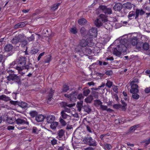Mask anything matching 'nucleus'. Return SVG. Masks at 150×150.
I'll list each match as a JSON object with an SVG mask.
<instances>
[{
  "instance_id": "obj_16",
  "label": "nucleus",
  "mask_w": 150,
  "mask_h": 150,
  "mask_svg": "<svg viewBox=\"0 0 150 150\" xmlns=\"http://www.w3.org/2000/svg\"><path fill=\"white\" fill-rule=\"evenodd\" d=\"M55 117L53 115H50L47 117L46 119L48 123H51L55 120Z\"/></svg>"
},
{
  "instance_id": "obj_43",
  "label": "nucleus",
  "mask_w": 150,
  "mask_h": 150,
  "mask_svg": "<svg viewBox=\"0 0 150 150\" xmlns=\"http://www.w3.org/2000/svg\"><path fill=\"white\" fill-rule=\"evenodd\" d=\"M132 96L133 99L137 100L139 98V96L137 94V93H132Z\"/></svg>"
},
{
  "instance_id": "obj_8",
  "label": "nucleus",
  "mask_w": 150,
  "mask_h": 150,
  "mask_svg": "<svg viewBox=\"0 0 150 150\" xmlns=\"http://www.w3.org/2000/svg\"><path fill=\"white\" fill-rule=\"evenodd\" d=\"M63 106L64 108V110H62L64 112H67L68 113H70L71 111L69 108H67L68 107L69 108H71L74 106V105L73 104H69L68 103L64 102L63 103Z\"/></svg>"
},
{
  "instance_id": "obj_22",
  "label": "nucleus",
  "mask_w": 150,
  "mask_h": 150,
  "mask_svg": "<svg viewBox=\"0 0 150 150\" xmlns=\"http://www.w3.org/2000/svg\"><path fill=\"white\" fill-rule=\"evenodd\" d=\"M31 66L32 64L31 63H30L29 64L28 63L27 65H25L22 68L20 67V68H18V70L19 71H21L24 69H27L28 70L29 69L30 67H31Z\"/></svg>"
},
{
  "instance_id": "obj_15",
  "label": "nucleus",
  "mask_w": 150,
  "mask_h": 150,
  "mask_svg": "<svg viewBox=\"0 0 150 150\" xmlns=\"http://www.w3.org/2000/svg\"><path fill=\"white\" fill-rule=\"evenodd\" d=\"M122 7V4L120 3H118L115 4L113 8L115 11H119L121 10Z\"/></svg>"
},
{
  "instance_id": "obj_12",
  "label": "nucleus",
  "mask_w": 150,
  "mask_h": 150,
  "mask_svg": "<svg viewBox=\"0 0 150 150\" xmlns=\"http://www.w3.org/2000/svg\"><path fill=\"white\" fill-rule=\"evenodd\" d=\"M81 50L84 54L86 55L90 54L92 52V50L88 47L86 48H82Z\"/></svg>"
},
{
  "instance_id": "obj_40",
  "label": "nucleus",
  "mask_w": 150,
  "mask_h": 150,
  "mask_svg": "<svg viewBox=\"0 0 150 150\" xmlns=\"http://www.w3.org/2000/svg\"><path fill=\"white\" fill-rule=\"evenodd\" d=\"M138 42L137 38H134L132 39L131 43L133 46H135Z\"/></svg>"
},
{
  "instance_id": "obj_48",
  "label": "nucleus",
  "mask_w": 150,
  "mask_h": 150,
  "mask_svg": "<svg viewBox=\"0 0 150 150\" xmlns=\"http://www.w3.org/2000/svg\"><path fill=\"white\" fill-rule=\"evenodd\" d=\"M105 85L108 88H110L112 86V82L110 81H108L106 83Z\"/></svg>"
},
{
  "instance_id": "obj_60",
  "label": "nucleus",
  "mask_w": 150,
  "mask_h": 150,
  "mask_svg": "<svg viewBox=\"0 0 150 150\" xmlns=\"http://www.w3.org/2000/svg\"><path fill=\"white\" fill-rule=\"evenodd\" d=\"M35 39V37L34 35H32L30 37L28 38V40L29 41L34 40Z\"/></svg>"
},
{
  "instance_id": "obj_19",
  "label": "nucleus",
  "mask_w": 150,
  "mask_h": 150,
  "mask_svg": "<svg viewBox=\"0 0 150 150\" xmlns=\"http://www.w3.org/2000/svg\"><path fill=\"white\" fill-rule=\"evenodd\" d=\"M135 11H131L129 13L127 17L129 18V20H131L134 18V17H135Z\"/></svg>"
},
{
  "instance_id": "obj_7",
  "label": "nucleus",
  "mask_w": 150,
  "mask_h": 150,
  "mask_svg": "<svg viewBox=\"0 0 150 150\" xmlns=\"http://www.w3.org/2000/svg\"><path fill=\"white\" fill-rule=\"evenodd\" d=\"M15 122L17 125H29V122L26 119L24 120L21 118H18L16 119Z\"/></svg>"
},
{
  "instance_id": "obj_61",
  "label": "nucleus",
  "mask_w": 150,
  "mask_h": 150,
  "mask_svg": "<svg viewBox=\"0 0 150 150\" xmlns=\"http://www.w3.org/2000/svg\"><path fill=\"white\" fill-rule=\"evenodd\" d=\"M38 51L39 50L38 49L34 48L32 50L31 53L33 54H35L38 52Z\"/></svg>"
},
{
  "instance_id": "obj_24",
  "label": "nucleus",
  "mask_w": 150,
  "mask_h": 150,
  "mask_svg": "<svg viewBox=\"0 0 150 150\" xmlns=\"http://www.w3.org/2000/svg\"><path fill=\"white\" fill-rule=\"evenodd\" d=\"M143 45V42L141 41L139 42H137L135 45L136 49L138 50H141L142 49V46Z\"/></svg>"
},
{
  "instance_id": "obj_35",
  "label": "nucleus",
  "mask_w": 150,
  "mask_h": 150,
  "mask_svg": "<svg viewBox=\"0 0 150 150\" xmlns=\"http://www.w3.org/2000/svg\"><path fill=\"white\" fill-rule=\"evenodd\" d=\"M113 53L116 56H120L121 55V53L119 50H117L116 48L113 49Z\"/></svg>"
},
{
  "instance_id": "obj_27",
  "label": "nucleus",
  "mask_w": 150,
  "mask_h": 150,
  "mask_svg": "<svg viewBox=\"0 0 150 150\" xmlns=\"http://www.w3.org/2000/svg\"><path fill=\"white\" fill-rule=\"evenodd\" d=\"M101 146L105 150H110L112 148V146L110 144L106 143L102 144Z\"/></svg>"
},
{
  "instance_id": "obj_46",
  "label": "nucleus",
  "mask_w": 150,
  "mask_h": 150,
  "mask_svg": "<svg viewBox=\"0 0 150 150\" xmlns=\"http://www.w3.org/2000/svg\"><path fill=\"white\" fill-rule=\"evenodd\" d=\"M139 127V125H134L130 127V131L133 132L136 130Z\"/></svg>"
},
{
  "instance_id": "obj_49",
  "label": "nucleus",
  "mask_w": 150,
  "mask_h": 150,
  "mask_svg": "<svg viewBox=\"0 0 150 150\" xmlns=\"http://www.w3.org/2000/svg\"><path fill=\"white\" fill-rule=\"evenodd\" d=\"M59 122L62 126H64L66 125V122L62 118H60Z\"/></svg>"
},
{
  "instance_id": "obj_44",
  "label": "nucleus",
  "mask_w": 150,
  "mask_h": 150,
  "mask_svg": "<svg viewBox=\"0 0 150 150\" xmlns=\"http://www.w3.org/2000/svg\"><path fill=\"white\" fill-rule=\"evenodd\" d=\"M90 90L89 89H84L83 91V94L84 96H87L90 93Z\"/></svg>"
},
{
  "instance_id": "obj_51",
  "label": "nucleus",
  "mask_w": 150,
  "mask_h": 150,
  "mask_svg": "<svg viewBox=\"0 0 150 150\" xmlns=\"http://www.w3.org/2000/svg\"><path fill=\"white\" fill-rule=\"evenodd\" d=\"M70 31L73 34H76L77 32V30L75 27L71 28L70 30Z\"/></svg>"
},
{
  "instance_id": "obj_1",
  "label": "nucleus",
  "mask_w": 150,
  "mask_h": 150,
  "mask_svg": "<svg viewBox=\"0 0 150 150\" xmlns=\"http://www.w3.org/2000/svg\"><path fill=\"white\" fill-rule=\"evenodd\" d=\"M80 46L82 48H84L88 46V47H91L94 45L93 40L90 38H87L86 40L83 39L81 40L79 43Z\"/></svg>"
},
{
  "instance_id": "obj_10",
  "label": "nucleus",
  "mask_w": 150,
  "mask_h": 150,
  "mask_svg": "<svg viewBox=\"0 0 150 150\" xmlns=\"http://www.w3.org/2000/svg\"><path fill=\"white\" fill-rule=\"evenodd\" d=\"M136 16L135 19H137L138 18L139 16H142L145 13V11L142 9H136L135 10Z\"/></svg>"
},
{
  "instance_id": "obj_26",
  "label": "nucleus",
  "mask_w": 150,
  "mask_h": 150,
  "mask_svg": "<svg viewBox=\"0 0 150 150\" xmlns=\"http://www.w3.org/2000/svg\"><path fill=\"white\" fill-rule=\"evenodd\" d=\"M102 22H103L99 18L95 21L94 23L96 26L100 27L102 25Z\"/></svg>"
},
{
  "instance_id": "obj_62",
  "label": "nucleus",
  "mask_w": 150,
  "mask_h": 150,
  "mask_svg": "<svg viewBox=\"0 0 150 150\" xmlns=\"http://www.w3.org/2000/svg\"><path fill=\"white\" fill-rule=\"evenodd\" d=\"M10 103L11 104L13 105H18V101H15L13 100H10Z\"/></svg>"
},
{
  "instance_id": "obj_45",
  "label": "nucleus",
  "mask_w": 150,
  "mask_h": 150,
  "mask_svg": "<svg viewBox=\"0 0 150 150\" xmlns=\"http://www.w3.org/2000/svg\"><path fill=\"white\" fill-rule=\"evenodd\" d=\"M80 32L81 34L84 37H85L86 34V31L85 28L84 27H82L80 30Z\"/></svg>"
},
{
  "instance_id": "obj_36",
  "label": "nucleus",
  "mask_w": 150,
  "mask_h": 150,
  "mask_svg": "<svg viewBox=\"0 0 150 150\" xmlns=\"http://www.w3.org/2000/svg\"><path fill=\"white\" fill-rule=\"evenodd\" d=\"M86 22V20L83 18L79 19L78 21L79 24L81 25H84Z\"/></svg>"
},
{
  "instance_id": "obj_53",
  "label": "nucleus",
  "mask_w": 150,
  "mask_h": 150,
  "mask_svg": "<svg viewBox=\"0 0 150 150\" xmlns=\"http://www.w3.org/2000/svg\"><path fill=\"white\" fill-rule=\"evenodd\" d=\"M92 94L94 98H98V92L96 91H93L92 93Z\"/></svg>"
},
{
  "instance_id": "obj_64",
  "label": "nucleus",
  "mask_w": 150,
  "mask_h": 150,
  "mask_svg": "<svg viewBox=\"0 0 150 150\" xmlns=\"http://www.w3.org/2000/svg\"><path fill=\"white\" fill-rule=\"evenodd\" d=\"M51 60V56H49V57H47L46 59L45 60V63H48Z\"/></svg>"
},
{
  "instance_id": "obj_31",
  "label": "nucleus",
  "mask_w": 150,
  "mask_h": 150,
  "mask_svg": "<svg viewBox=\"0 0 150 150\" xmlns=\"http://www.w3.org/2000/svg\"><path fill=\"white\" fill-rule=\"evenodd\" d=\"M65 131L63 129H61L58 131V137L59 138L63 137Z\"/></svg>"
},
{
  "instance_id": "obj_18",
  "label": "nucleus",
  "mask_w": 150,
  "mask_h": 150,
  "mask_svg": "<svg viewBox=\"0 0 150 150\" xmlns=\"http://www.w3.org/2000/svg\"><path fill=\"white\" fill-rule=\"evenodd\" d=\"M27 24L26 22H23L18 23L15 25L14 28H22L25 26Z\"/></svg>"
},
{
  "instance_id": "obj_21",
  "label": "nucleus",
  "mask_w": 150,
  "mask_h": 150,
  "mask_svg": "<svg viewBox=\"0 0 150 150\" xmlns=\"http://www.w3.org/2000/svg\"><path fill=\"white\" fill-rule=\"evenodd\" d=\"M83 101L80 100L77 102L76 104V107L77 108V110L79 112H80L81 110L82 107H83Z\"/></svg>"
},
{
  "instance_id": "obj_33",
  "label": "nucleus",
  "mask_w": 150,
  "mask_h": 150,
  "mask_svg": "<svg viewBox=\"0 0 150 150\" xmlns=\"http://www.w3.org/2000/svg\"><path fill=\"white\" fill-rule=\"evenodd\" d=\"M18 105L23 108H25L28 106V104L26 103L23 102H18Z\"/></svg>"
},
{
  "instance_id": "obj_58",
  "label": "nucleus",
  "mask_w": 150,
  "mask_h": 150,
  "mask_svg": "<svg viewBox=\"0 0 150 150\" xmlns=\"http://www.w3.org/2000/svg\"><path fill=\"white\" fill-rule=\"evenodd\" d=\"M95 103L96 105H99L100 106V105H102V103L99 100H95Z\"/></svg>"
},
{
  "instance_id": "obj_38",
  "label": "nucleus",
  "mask_w": 150,
  "mask_h": 150,
  "mask_svg": "<svg viewBox=\"0 0 150 150\" xmlns=\"http://www.w3.org/2000/svg\"><path fill=\"white\" fill-rule=\"evenodd\" d=\"M54 91L52 89H50V91L49 95V98L48 99L47 101L51 100L53 94L54 93Z\"/></svg>"
},
{
  "instance_id": "obj_32",
  "label": "nucleus",
  "mask_w": 150,
  "mask_h": 150,
  "mask_svg": "<svg viewBox=\"0 0 150 150\" xmlns=\"http://www.w3.org/2000/svg\"><path fill=\"white\" fill-rule=\"evenodd\" d=\"M51 124L50 127L53 130L55 129L58 125V123L56 122H53Z\"/></svg>"
},
{
  "instance_id": "obj_28",
  "label": "nucleus",
  "mask_w": 150,
  "mask_h": 150,
  "mask_svg": "<svg viewBox=\"0 0 150 150\" xmlns=\"http://www.w3.org/2000/svg\"><path fill=\"white\" fill-rule=\"evenodd\" d=\"M93 100L92 96L90 95L88 97L85 99V101L87 103H90Z\"/></svg>"
},
{
  "instance_id": "obj_6",
  "label": "nucleus",
  "mask_w": 150,
  "mask_h": 150,
  "mask_svg": "<svg viewBox=\"0 0 150 150\" xmlns=\"http://www.w3.org/2000/svg\"><path fill=\"white\" fill-rule=\"evenodd\" d=\"M99 8L105 14H110L112 13V11L111 8H108L105 6H100L99 7Z\"/></svg>"
},
{
  "instance_id": "obj_56",
  "label": "nucleus",
  "mask_w": 150,
  "mask_h": 150,
  "mask_svg": "<svg viewBox=\"0 0 150 150\" xmlns=\"http://www.w3.org/2000/svg\"><path fill=\"white\" fill-rule=\"evenodd\" d=\"M7 122L10 124H12L13 122V120L11 118H8L6 120Z\"/></svg>"
},
{
  "instance_id": "obj_11",
  "label": "nucleus",
  "mask_w": 150,
  "mask_h": 150,
  "mask_svg": "<svg viewBox=\"0 0 150 150\" xmlns=\"http://www.w3.org/2000/svg\"><path fill=\"white\" fill-rule=\"evenodd\" d=\"M131 85V89L129 90L130 93H138L139 91L138 89V85L137 84H132Z\"/></svg>"
},
{
  "instance_id": "obj_25",
  "label": "nucleus",
  "mask_w": 150,
  "mask_h": 150,
  "mask_svg": "<svg viewBox=\"0 0 150 150\" xmlns=\"http://www.w3.org/2000/svg\"><path fill=\"white\" fill-rule=\"evenodd\" d=\"M16 37L19 42H21V41L25 40V37L23 34H20L16 36Z\"/></svg>"
},
{
  "instance_id": "obj_59",
  "label": "nucleus",
  "mask_w": 150,
  "mask_h": 150,
  "mask_svg": "<svg viewBox=\"0 0 150 150\" xmlns=\"http://www.w3.org/2000/svg\"><path fill=\"white\" fill-rule=\"evenodd\" d=\"M21 42L22 43V46L24 47L26 45L28 44V42L25 39L23 41H21Z\"/></svg>"
},
{
  "instance_id": "obj_47",
  "label": "nucleus",
  "mask_w": 150,
  "mask_h": 150,
  "mask_svg": "<svg viewBox=\"0 0 150 150\" xmlns=\"http://www.w3.org/2000/svg\"><path fill=\"white\" fill-rule=\"evenodd\" d=\"M61 116L63 119H65L67 118V117L69 116L65 112L62 111L61 112Z\"/></svg>"
},
{
  "instance_id": "obj_23",
  "label": "nucleus",
  "mask_w": 150,
  "mask_h": 150,
  "mask_svg": "<svg viewBox=\"0 0 150 150\" xmlns=\"http://www.w3.org/2000/svg\"><path fill=\"white\" fill-rule=\"evenodd\" d=\"M84 111L88 113H89L91 111V107L88 105H84L83 107Z\"/></svg>"
},
{
  "instance_id": "obj_37",
  "label": "nucleus",
  "mask_w": 150,
  "mask_h": 150,
  "mask_svg": "<svg viewBox=\"0 0 150 150\" xmlns=\"http://www.w3.org/2000/svg\"><path fill=\"white\" fill-rule=\"evenodd\" d=\"M99 18L102 22H105L107 21L106 16L104 15H100L99 17Z\"/></svg>"
},
{
  "instance_id": "obj_34",
  "label": "nucleus",
  "mask_w": 150,
  "mask_h": 150,
  "mask_svg": "<svg viewBox=\"0 0 150 150\" xmlns=\"http://www.w3.org/2000/svg\"><path fill=\"white\" fill-rule=\"evenodd\" d=\"M149 48V44L147 42H143V45L142 46V49L145 50H148Z\"/></svg>"
},
{
  "instance_id": "obj_57",
  "label": "nucleus",
  "mask_w": 150,
  "mask_h": 150,
  "mask_svg": "<svg viewBox=\"0 0 150 150\" xmlns=\"http://www.w3.org/2000/svg\"><path fill=\"white\" fill-rule=\"evenodd\" d=\"M100 108L102 110H106L107 109V107L106 105H103L102 104V105H100Z\"/></svg>"
},
{
  "instance_id": "obj_55",
  "label": "nucleus",
  "mask_w": 150,
  "mask_h": 150,
  "mask_svg": "<svg viewBox=\"0 0 150 150\" xmlns=\"http://www.w3.org/2000/svg\"><path fill=\"white\" fill-rule=\"evenodd\" d=\"M83 96L81 93L79 94L78 95H77V96L76 97V98L78 99L79 100H81L82 99H83Z\"/></svg>"
},
{
  "instance_id": "obj_14",
  "label": "nucleus",
  "mask_w": 150,
  "mask_h": 150,
  "mask_svg": "<svg viewBox=\"0 0 150 150\" xmlns=\"http://www.w3.org/2000/svg\"><path fill=\"white\" fill-rule=\"evenodd\" d=\"M117 47L121 53V52H125L127 51V47L124 44H120V45H118L117 46Z\"/></svg>"
},
{
  "instance_id": "obj_63",
  "label": "nucleus",
  "mask_w": 150,
  "mask_h": 150,
  "mask_svg": "<svg viewBox=\"0 0 150 150\" xmlns=\"http://www.w3.org/2000/svg\"><path fill=\"white\" fill-rule=\"evenodd\" d=\"M51 142L52 144L54 145L57 144V141L55 138H54L51 141Z\"/></svg>"
},
{
  "instance_id": "obj_2",
  "label": "nucleus",
  "mask_w": 150,
  "mask_h": 150,
  "mask_svg": "<svg viewBox=\"0 0 150 150\" xmlns=\"http://www.w3.org/2000/svg\"><path fill=\"white\" fill-rule=\"evenodd\" d=\"M8 80L12 81L14 82L17 83L18 84H21V76H18L16 75L13 74H10L6 77Z\"/></svg>"
},
{
  "instance_id": "obj_5",
  "label": "nucleus",
  "mask_w": 150,
  "mask_h": 150,
  "mask_svg": "<svg viewBox=\"0 0 150 150\" xmlns=\"http://www.w3.org/2000/svg\"><path fill=\"white\" fill-rule=\"evenodd\" d=\"M87 34L91 38L96 37L97 35V28H92L89 30Z\"/></svg>"
},
{
  "instance_id": "obj_17",
  "label": "nucleus",
  "mask_w": 150,
  "mask_h": 150,
  "mask_svg": "<svg viewBox=\"0 0 150 150\" xmlns=\"http://www.w3.org/2000/svg\"><path fill=\"white\" fill-rule=\"evenodd\" d=\"M4 50L6 52H11L13 49V47L11 44H8L5 46Z\"/></svg>"
},
{
  "instance_id": "obj_13",
  "label": "nucleus",
  "mask_w": 150,
  "mask_h": 150,
  "mask_svg": "<svg viewBox=\"0 0 150 150\" xmlns=\"http://www.w3.org/2000/svg\"><path fill=\"white\" fill-rule=\"evenodd\" d=\"M133 5V4H132L129 2H127L123 4L122 7L125 9L131 10L132 8Z\"/></svg>"
},
{
  "instance_id": "obj_39",
  "label": "nucleus",
  "mask_w": 150,
  "mask_h": 150,
  "mask_svg": "<svg viewBox=\"0 0 150 150\" xmlns=\"http://www.w3.org/2000/svg\"><path fill=\"white\" fill-rule=\"evenodd\" d=\"M11 42L12 44H16L19 42L16 35L11 40Z\"/></svg>"
},
{
  "instance_id": "obj_52",
  "label": "nucleus",
  "mask_w": 150,
  "mask_h": 150,
  "mask_svg": "<svg viewBox=\"0 0 150 150\" xmlns=\"http://www.w3.org/2000/svg\"><path fill=\"white\" fill-rule=\"evenodd\" d=\"M32 132L33 133L38 134V132L37 128L35 127H33Z\"/></svg>"
},
{
  "instance_id": "obj_3",
  "label": "nucleus",
  "mask_w": 150,
  "mask_h": 150,
  "mask_svg": "<svg viewBox=\"0 0 150 150\" xmlns=\"http://www.w3.org/2000/svg\"><path fill=\"white\" fill-rule=\"evenodd\" d=\"M16 62L18 64V65L16 67V69L18 70V68H20V67L22 68L26 64V58L22 57H19L16 60Z\"/></svg>"
},
{
  "instance_id": "obj_9",
  "label": "nucleus",
  "mask_w": 150,
  "mask_h": 150,
  "mask_svg": "<svg viewBox=\"0 0 150 150\" xmlns=\"http://www.w3.org/2000/svg\"><path fill=\"white\" fill-rule=\"evenodd\" d=\"M86 140V141L88 142L90 146H96L97 144L95 140L93 139L91 137H87Z\"/></svg>"
},
{
  "instance_id": "obj_54",
  "label": "nucleus",
  "mask_w": 150,
  "mask_h": 150,
  "mask_svg": "<svg viewBox=\"0 0 150 150\" xmlns=\"http://www.w3.org/2000/svg\"><path fill=\"white\" fill-rule=\"evenodd\" d=\"M81 48H80V46L79 45L77 46H76V47L75 48V51L76 52L79 53L80 51H81Z\"/></svg>"
},
{
  "instance_id": "obj_20",
  "label": "nucleus",
  "mask_w": 150,
  "mask_h": 150,
  "mask_svg": "<svg viewBox=\"0 0 150 150\" xmlns=\"http://www.w3.org/2000/svg\"><path fill=\"white\" fill-rule=\"evenodd\" d=\"M45 118L44 116L42 115H37L35 117V120L38 122L42 121Z\"/></svg>"
},
{
  "instance_id": "obj_41",
  "label": "nucleus",
  "mask_w": 150,
  "mask_h": 150,
  "mask_svg": "<svg viewBox=\"0 0 150 150\" xmlns=\"http://www.w3.org/2000/svg\"><path fill=\"white\" fill-rule=\"evenodd\" d=\"M38 113L37 112L35 111H31L29 112V114L30 116L32 117H34L37 115Z\"/></svg>"
},
{
  "instance_id": "obj_50",
  "label": "nucleus",
  "mask_w": 150,
  "mask_h": 150,
  "mask_svg": "<svg viewBox=\"0 0 150 150\" xmlns=\"http://www.w3.org/2000/svg\"><path fill=\"white\" fill-rule=\"evenodd\" d=\"M139 82L138 79L137 78H135L133 79V80L130 83L131 85L132 84H135V83H138Z\"/></svg>"
},
{
  "instance_id": "obj_30",
  "label": "nucleus",
  "mask_w": 150,
  "mask_h": 150,
  "mask_svg": "<svg viewBox=\"0 0 150 150\" xmlns=\"http://www.w3.org/2000/svg\"><path fill=\"white\" fill-rule=\"evenodd\" d=\"M10 100L9 97H8L4 95L0 96V100H2L6 101H7L8 100Z\"/></svg>"
},
{
  "instance_id": "obj_42",
  "label": "nucleus",
  "mask_w": 150,
  "mask_h": 150,
  "mask_svg": "<svg viewBox=\"0 0 150 150\" xmlns=\"http://www.w3.org/2000/svg\"><path fill=\"white\" fill-rule=\"evenodd\" d=\"M60 4L59 3L54 4L51 8V10L53 11H54L57 8Z\"/></svg>"
},
{
  "instance_id": "obj_4",
  "label": "nucleus",
  "mask_w": 150,
  "mask_h": 150,
  "mask_svg": "<svg viewBox=\"0 0 150 150\" xmlns=\"http://www.w3.org/2000/svg\"><path fill=\"white\" fill-rule=\"evenodd\" d=\"M77 95V92L76 91L72 92L69 94H65L64 96L66 98H68L71 101H76V97Z\"/></svg>"
},
{
  "instance_id": "obj_29",
  "label": "nucleus",
  "mask_w": 150,
  "mask_h": 150,
  "mask_svg": "<svg viewBox=\"0 0 150 150\" xmlns=\"http://www.w3.org/2000/svg\"><path fill=\"white\" fill-rule=\"evenodd\" d=\"M69 89V87L66 85H64L61 91V93H64L67 92Z\"/></svg>"
}]
</instances>
